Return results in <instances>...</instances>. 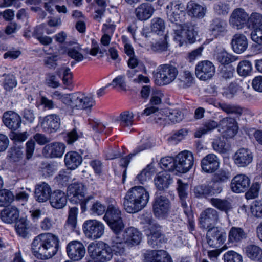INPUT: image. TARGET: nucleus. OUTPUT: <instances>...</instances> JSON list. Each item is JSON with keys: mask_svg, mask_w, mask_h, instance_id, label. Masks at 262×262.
Segmentation results:
<instances>
[{"mask_svg": "<svg viewBox=\"0 0 262 262\" xmlns=\"http://www.w3.org/2000/svg\"><path fill=\"white\" fill-rule=\"evenodd\" d=\"M59 249V239L50 233H41L35 237L31 245L32 254L37 259L46 260L52 258Z\"/></svg>", "mask_w": 262, "mask_h": 262, "instance_id": "1", "label": "nucleus"}, {"mask_svg": "<svg viewBox=\"0 0 262 262\" xmlns=\"http://www.w3.org/2000/svg\"><path fill=\"white\" fill-rule=\"evenodd\" d=\"M149 199V193L144 187L141 186L133 187L127 191L124 198V208L129 213L137 212L146 206Z\"/></svg>", "mask_w": 262, "mask_h": 262, "instance_id": "2", "label": "nucleus"}, {"mask_svg": "<svg viewBox=\"0 0 262 262\" xmlns=\"http://www.w3.org/2000/svg\"><path fill=\"white\" fill-rule=\"evenodd\" d=\"M86 191V186L80 182L73 183L67 188V194L70 197V202L73 204H79L82 212L86 210V204L93 199L92 195L85 196Z\"/></svg>", "mask_w": 262, "mask_h": 262, "instance_id": "3", "label": "nucleus"}, {"mask_svg": "<svg viewBox=\"0 0 262 262\" xmlns=\"http://www.w3.org/2000/svg\"><path fill=\"white\" fill-rule=\"evenodd\" d=\"M103 220L114 234L121 233L125 227L121 211L116 204L108 205Z\"/></svg>", "mask_w": 262, "mask_h": 262, "instance_id": "4", "label": "nucleus"}, {"mask_svg": "<svg viewBox=\"0 0 262 262\" xmlns=\"http://www.w3.org/2000/svg\"><path fill=\"white\" fill-rule=\"evenodd\" d=\"M88 251L92 258L97 259L101 262L109 261L113 257L110 246L103 242L91 243L88 247Z\"/></svg>", "mask_w": 262, "mask_h": 262, "instance_id": "5", "label": "nucleus"}, {"mask_svg": "<svg viewBox=\"0 0 262 262\" xmlns=\"http://www.w3.org/2000/svg\"><path fill=\"white\" fill-rule=\"evenodd\" d=\"M170 200L166 196L156 192L152 203V210L155 216L158 219H165L170 214Z\"/></svg>", "mask_w": 262, "mask_h": 262, "instance_id": "6", "label": "nucleus"}, {"mask_svg": "<svg viewBox=\"0 0 262 262\" xmlns=\"http://www.w3.org/2000/svg\"><path fill=\"white\" fill-rule=\"evenodd\" d=\"M105 226L97 220H88L82 225V229L85 236L92 240L100 238L104 233Z\"/></svg>", "mask_w": 262, "mask_h": 262, "instance_id": "7", "label": "nucleus"}, {"mask_svg": "<svg viewBox=\"0 0 262 262\" xmlns=\"http://www.w3.org/2000/svg\"><path fill=\"white\" fill-rule=\"evenodd\" d=\"M178 74L177 68L170 64L160 65L157 69V80L160 84L166 85L173 82Z\"/></svg>", "mask_w": 262, "mask_h": 262, "instance_id": "8", "label": "nucleus"}, {"mask_svg": "<svg viewBox=\"0 0 262 262\" xmlns=\"http://www.w3.org/2000/svg\"><path fill=\"white\" fill-rule=\"evenodd\" d=\"M176 171L181 173L188 172L194 165V157L192 153L184 150L176 156Z\"/></svg>", "mask_w": 262, "mask_h": 262, "instance_id": "9", "label": "nucleus"}, {"mask_svg": "<svg viewBox=\"0 0 262 262\" xmlns=\"http://www.w3.org/2000/svg\"><path fill=\"white\" fill-rule=\"evenodd\" d=\"M207 230L206 239L209 246L217 247L224 243L226 239V233L222 227L212 226Z\"/></svg>", "mask_w": 262, "mask_h": 262, "instance_id": "10", "label": "nucleus"}, {"mask_svg": "<svg viewBox=\"0 0 262 262\" xmlns=\"http://www.w3.org/2000/svg\"><path fill=\"white\" fill-rule=\"evenodd\" d=\"M167 14L169 20L176 25H180L184 16V7L180 1L170 2L166 7Z\"/></svg>", "mask_w": 262, "mask_h": 262, "instance_id": "11", "label": "nucleus"}, {"mask_svg": "<svg viewBox=\"0 0 262 262\" xmlns=\"http://www.w3.org/2000/svg\"><path fill=\"white\" fill-rule=\"evenodd\" d=\"M220 221L219 213L214 208H207L201 212L199 217L200 227L207 229L214 226Z\"/></svg>", "mask_w": 262, "mask_h": 262, "instance_id": "12", "label": "nucleus"}, {"mask_svg": "<svg viewBox=\"0 0 262 262\" xmlns=\"http://www.w3.org/2000/svg\"><path fill=\"white\" fill-rule=\"evenodd\" d=\"M179 29L174 30V40L179 46L183 45L187 40L189 43H193L196 40L197 33L193 28H187L186 29L182 26L181 23L178 25Z\"/></svg>", "mask_w": 262, "mask_h": 262, "instance_id": "13", "label": "nucleus"}, {"mask_svg": "<svg viewBox=\"0 0 262 262\" xmlns=\"http://www.w3.org/2000/svg\"><path fill=\"white\" fill-rule=\"evenodd\" d=\"M68 257L73 261H78L85 256V248L82 242L74 240L70 242L66 247Z\"/></svg>", "mask_w": 262, "mask_h": 262, "instance_id": "14", "label": "nucleus"}, {"mask_svg": "<svg viewBox=\"0 0 262 262\" xmlns=\"http://www.w3.org/2000/svg\"><path fill=\"white\" fill-rule=\"evenodd\" d=\"M195 75L200 80L206 81L210 79L214 75L215 68L210 61L199 62L195 66Z\"/></svg>", "mask_w": 262, "mask_h": 262, "instance_id": "15", "label": "nucleus"}, {"mask_svg": "<svg viewBox=\"0 0 262 262\" xmlns=\"http://www.w3.org/2000/svg\"><path fill=\"white\" fill-rule=\"evenodd\" d=\"M250 184L251 180L249 177L245 174H238L231 180L230 189L234 193H241L247 191Z\"/></svg>", "mask_w": 262, "mask_h": 262, "instance_id": "16", "label": "nucleus"}, {"mask_svg": "<svg viewBox=\"0 0 262 262\" xmlns=\"http://www.w3.org/2000/svg\"><path fill=\"white\" fill-rule=\"evenodd\" d=\"M142 115H145L146 116L151 115L149 119L151 121L159 125L164 126L169 124L166 110L164 111L159 112L157 107L151 106L145 108Z\"/></svg>", "mask_w": 262, "mask_h": 262, "instance_id": "17", "label": "nucleus"}, {"mask_svg": "<svg viewBox=\"0 0 262 262\" xmlns=\"http://www.w3.org/2000/svg\"><path fill=\"white\" fill-rule=\"evenodd\" d=\"M39 122L44 132L52 133L56 132L60 127V119L57 115L51 114L40 118Z\"/></svg>", "mask_w": 262, "mask_h": 262, "instance_id": "18", "label": "nucleus"}, {"mask_svg": "<svg viewBox=\"0 0 262 262\" xmlns=\"http://www.w3.org/2000/svg\"><path fill=\"white\" fill-rule=\"evenodd\" d=\"M65 145L60 142H53L46 145L42 149V155L47 158H60L64 152Z\"/></svg>", "mask_w": 262, "mask_h": 262, "instance_id": "19", "label": "nucleus"}, {"mask_svg": "<svg viewBox=\"0 0 262 262\" xmlns=\"http://www.w3.org/2000/svg\"><path fill=\"white\" fill-rule=\"evenodd\" d=\"M248 19V14L241 8L235 9L232 12L230 19V24L235 28L239 29L244 27Z\"/></svg>", "mask_w": 262, "mask_h": 262, "instance_id": "20", "label": "nucleus"}, {"mask_svg": "<svg viewBox=\"0 0 262 262\" xmlns=\"http://www.w3.org/2000/svg\"><path fill=\"white\" fill-rule=\"evenodd\" d=\"M219 159L214 154L207 155L201 161L202 170L207 173H213L219 168Z\"/></svg>", "mask_w": 262, "mask_h": 262, "instance_id": "21", "label": "nucleus"}, {"mask_svg": "<svg viewBox=\"0 0 262 262\" xmlns=\"http://www.w3.org/2000/svg\"><path fill=\"white\" fill-rule=\"evenodd\" d=\"M2 120L5 126L13 131L16 130L21 126V117L13 111L5 112L3 115Z\"/></svg>", "mask_w": 262, "mask_h": 262, "instance_id": "22", "label": "nucleus"}, {"mask_svg": "<svg viewBox=\"0 0 262 262\" xmlns=\"http://www.w3.org/2000/svg\"><path fill=\"white\" fill-rule=\"evenodd\" d=\"M234 163L240 167H246L250 164L253 160L252 152L248 149L242 148L233 155Z\"/></svg>", "mask_w": 262, "mask_h": 262, "instance_id": "23", "label": "nucleus"}, {"mask_svg": "<svg viewBox=\"0 0 262 262\" xmlns=\"http://www.w3.org/2000/svg\"><path fill=\"white\" fill-rule=\"evenodd\" d=\"M142 233L136 228L130 227L123 232L121 237L128 246H135L140 244L142 239Z\"/></svg>", "mask_w": 262, "mask_h": 262, "instance_id": "24", "label": "nucleus"}, {"mask_svg": "<svg viewBox=\"0 0 262 262\" xmlns=\"http://www.w3.org/2000/svg\"><path fill=\"white\" fill-rule=\"evenodd\" d=\"M52 192L50 186L46 182H41L35 186L34 197L39 203H44L49 200Z\"/></svg>", "mask_w": 262, "mask_h": 262, "instance_id": "25", "label": "nucleus"}, {"mask_svg": "<svg viewBox=\"0 0 262 262\" xmlns=\"http://www.w3.org/2000/svg\"><path fill=\"white\" fill-rule=\"evenodd\" d=\"M19 211L15 206H11L3 209L0 213L2 221L7 224L16 223L19 218Z\"/></svg>", "mask_w": 262, "mask_h": 262, "instance_id": "26", "label": "nucleus"}, {"mask_svg": "<svg viewBox=\"0 0 262 262\" xmlns=\"http://www.w3.org/2000/svg\"><path fill=\"white\" fill-rule=\"evenodd\" d=\"M247 237V233L240 227H232L228 233V244L237 245Z\"/></svg>", "mask_w": 262, "mask_h": 262, "instance_id": "27", "label": "nucleus"}, {"mask_svg": "<svg viewBox=\"0 0 262 262\" xmlns=\"http://www.w3.org/2000/svg\"><path fill=\"white\" fill-rule=\"evenodd\" d=\"M227 24L225 20L220 18H215L212 20L209 26V31L215 37L224 36L227 32Z\"/></svg>", "mask_w": 262, "mask_h": 262, "instance_id": "28", "label": "nucleus"}, {"mask_svg": "<svg viewBox=\"0 0 262 262\" xmlns=\"http://www.w3.org/2000/svg\"><path fill=\"white\" fill-rule=\"evenodd\" d=\"M49 201L52 207L58 209H62L66 205L67 196L63 191L55 190L52 192Z\"/></svg>", "mask_w": 262, "mask_h": 262, "instance_id": "29", "label": "nucleus"}, {"mask_svg": "<svg viewBox=\"0 0 262 262\" xmlns=\"http://www.w3.org/2000/svg\"><path fill=\"white\" fill-rule=\"evenodd\" d=\"M173 180L170 174L167 172H159L154 179L156 188L160 191L167 189L172 183Z\"/></svg>", "mask_w": 262, "mask_h": 262, "instance_id": "30", "label": "nucleus"}, {"mask_svg": "<svg viewBox=\"0 0 262 262\" xmlns=\"http://www.w3.org/2000/svg\"><path fill=\"white\" fill-rule=\"evenodd\" d=\"M154 9L148 3H143L135 9L136 17L140 20H146L152 15Z\"/></svg>", "mask_w": 262, "mask_h": 262, "instance_id": "31", "label": "nucleus"}, {"mask_svg": "<svg viewBox=\"0 0 262 262\" xmlns=\"http://www.w3.org/2000/svg\"><path fill=\"white\" fill-rule=\"evenodd\" d=\"M231 43L234 52L238 54L244 52L248 47V40L246 36L242 34H235L233 36Z\"/></svg>", "mask_w": 262, "mask_h": 262, "instance_id": "32", "label": "nucleus"}, {"mask_svg": "<svg viewBox=\"0 0 262 262\" xmlns=\"http://www.w3.org/2000/svg\"><path fill=\"white\" fill-rule=\"evenodd\" d=\"M64 161L69 169L74 170L81 164L82 158L77 152L70 151L66 154Z\"/></svg>", "mask_w": 262, "mask_h": 262, "instance_id": "33", "label": "nucleus"}, {"mask_svg": "<svg viewBox=\"0 0 262 262\" xmlns=\"http://www.w3.org/2000/svg\"><path fill=\"white\" fill-rule=\"evenodd\" d=\"M187 14L189 16L196 18H202L204 17L206 8L193 1H190L187 6Z\"/></svg>", "mask_w": 262, "mask_h": 262, "instance_id": "34", "label": "nucleus"}, {"mask_svg": "<svg viewBox=\"0 0 262 262\" xmlns=\"http://www.w3.org/2000/svg\"><path fill=\"white\" fill-rule=\"evenodd\" d=\"M148 244L153 248L161 247V244L164 242V235L162 234L161 229L148 231Z\"/></svg>", "mask_w": 262, "mask_h": 262, "instance_id": "35", "label": "nucleus"}, {"mask_svg": "<svg viewBox=\"0 0 262 262\" xmlns=\"http://www.w3.org/2000/svg\"><path fill=\"white\" fill-rule=\"evenodd\" d=\"M125 243L120 236V233L115 234L112 238L110 246L112 252L116 255L123 254L125 250Z\"/></svg>", "mask_w": 262, "mask_h": 262, "instance_id": "36", "label": "nucleus"}, {"mask_svg": "<svg viewBox=\"0 0 262 262\" xmlns=\"http://www.w3.org/2000/svg\"><path fill=\"white\" fill-rule=\"evenodd\" d=\"M214 59L222 65L229 64L237 60V57L228 53L223 49L217 51L214 55Z\"/></svg>", "mask_w": 262, "mask_h": 262, "instance_id": "37", "label": "nucleus"}, {"mask_svg": "<svg viewBox=\"0 0 262 262\" xmlns=\"http://www.w3.org/2000/svg\"><path fill=\"white\" fill-rule=\"evenodd\" d=\"M212 146L214 150L220 154L227 153L231 148L227 139L223 137L214 139L212 142Z\"/></svg>", "mask_w": 262, "mask_h": 262, "instance_id": "38", "label": "nucleus"}, {"mask_svg": "<svg viewBox=\"0 0 262 262\" xmlns=\"http://www.w3.org/2000/svg\"><path fill=\"white\" fill-rule=\"evenodd\" d=\"M219 125L214 120H207L203 122V126L195 132L194 136L196 138H201L203 135L217 128Z\"/></svg>", "mask_w": 262, "mask_h": 262, "instance_id": "39", "label": "nucleus"}, {"mask_svg": "<svg viewBox=\"0 0 262 262\" xmlns=\"http://www.w3.org/2000/svg\"><path fill=\"white\" fill-rule=\"evenodd\" d=\"M29 221L25 217H20L15 224V230L17 234L20 237L25 238L29 235Z\"/></svg>", "mask_w": 262, "mask_h": 262, "instance_id": "40", "label": "nucleus"}, {"mask_svg": "<svg viewBox=\"0 0 262 262\" xmlns=\"http://www.w3.org/2000/svg\"><path fill=\"white\" fill-rule=\"evenodd\" d=\"M245 252L250 259L258 261L262 258V249L255 245H249L245 248Z\"/></svg>", "mask_w": 262, "mask_h": 262, "instance_id": "41", "label": "nucleus"}, {"mask_svg": "<svg viewBox=\"0 0 262 262\" xmlns=\"http://www.w3.org/2000/svg\"><path fill=\"white\" fill-rule=\"evenodd\" d=\"M210 203L214 207L226 213L232 208L231 203L226 199L211 198Z\"/></svg>", "mask_w": 262, "mask_h": 262, "instance_id": "42", "label": "nucleus"}, {"mask_svg": "<svg viewBox=\"0 0 262 262\" xmlns=\"http://www.w3.org/2000/svg\"><path fill=\"white\" fill-rule=\"evenodd\" d=\"M141 223L146 225L148 231L155 230V229H162V226L158 224L154 220L151 213L146 212L143 213L140 217Z\"/></svg>", "mask_w": 262, "mask_h": 262, "instance_id": "43", "label": "nucleus"}, {"mask_svg": "<svg viewBox=\"0 0 262 262\" xmlns=\"http://www.w3.org/2000/svg\"><path fill=\"white\" fill-rule=\"evenodd\" d=\"M219 105V107L227 114H233L237 116H241L244 111V108L238 105L222 103Z\"/></svg>", "mask_w": 262, "mask_h": 262, "instance_id": "44", "label": "nucleus"}, {"mask_svg": "<svg viewBox=\"0 0 262 262\" xmlns=\"http://www.w3.org/2000/svg\"><path fill=\"white\" fill-rule=\"evenodd\" d=\"M249 28H259L262 26V14L257 12H253L249 16L247 21Z\"/></svg>", "mask_w": 262, "mask_h": 262, "instance_id": "45", "label": "nucleus"}, {"mask_svg": "<svg viewBox=\"0 0 262 262\" xmlns=\"http://www.w3.org/2000/svg\"><path fill=\"white\" fill-rule=\"evenodd\" d=\"M231 177V173L228 170L221 169L217 171L212 176V181L214 183H223L227 182Z\"/></svg>", "mask_w": 262, "mask_h": 262, "instance_id": "46", "label": "nucleus"}, {"mask_svg": "<svg viewBox=\"0 0 262 262\" xmlns=\"http://www.w3.org/2000/svg\"><path fill=\"white\" fill-rule=\"evenodd\" d=\"M14 200L13 193L7 189H0V206H9Z\"/></svg>", "mask_w": 262, "mask_h": 262, "instance_id": "47", "label": "nucleus"}, {"mask_svg": "<svg viewBox=\"0 0 262 262\" xmlns=\"http://www.w3.org/2000/svg\"><path fill=\"white\" fill-rule=\"evenodd\" d=\"M78 210L76 207H71L69 210L68 218L65 226L71 230H73L76 227Z\"/></svg>", "mask_w": 262, "mask_h": 262, "instance_id": "48", "label": "nucleus"}, {"mask_svg": "<svg viewBox=\"0 0 262 262\" xmlns=\"http://www.w3.org/2000/svg\"><path fill=\"white\" fill-rule=\"evenodd\" d=\"M98 7H95V15L94 16V19L100 21L102 16L104 15V12L107 6L106 0H95Z\"/></svg>", "mask_w": 262, "mask_h": 262, "instance_id": "49", "label": "nucleus"}, {"mask_svg": "<svg viewBox=\"0 0 262 262\" xmlns=\"http://www.w3.org/2000/svg\"><path fill=\"white\" fill-rule=\"evenodd\" d=\"M176 157H165L162 158L160 161L161 167L165 170L169 171H176Z\"/></svg>", "mask_w": 262, "mask_h": 262, "instance_id": "50", "label": "nucleus"}, {"mask_svg": "<svg viewBox=\"0 0 262 262\" xmlns=\"http://www.w3.org/2000/svg\"><path fill=\"white\" fill-rule=\"evenodd\" d=\"M252 69V64L249 61L243 60L239 62L237 72L240 76H247L251 73Z\"/></svg>", "mask_w": 262, "mask_h": 262, "instance_id": "51", "label": "nucleus"}, {"mask_svg": "<svg viewBox=\"0 0 262 262\" xmlns=\"http://www.w3.org/2000/svg\"><path fill=\"white\" fill-rule=\"evenodd\" d=\"M261 184L259 182H253L251 187L246 191L245 196L246 199L250 200L256 198L259 195Z\"/></svg>", "mask_w": 262, "mask_h": 262, "instance_id": "52", "label": "nucleus"}, {"mask_svg": "<svg viewBox=\"0 0 262 262\" xmlns=\"http://www.w3.org/2000/svg\"><path fill=\"white\" fill-rule=\"evenodd\" d=\"M146 148L147 146L145 145H142L138 146L134 150L132 153H130L128 156L124 158H122L120 159V165L122 167L126 168L128 166L130 161V160L133 158V157H134V156L136 155L140 152L144 150Z\"/></svg>", "mask_w": 262, "mask_h": 262, "instance_id": "53", "label": "nucleus"}, {"mask_svg": "<svg viewBox=\"0 0 262 262\" xmlns=\"http://www.w3.org/2000/svg\"><path fill=\"white\" fill-rule=\"evenodd\" d=\"M165 28V22L161 18L155 17L151 21V29L152 32L159 34L164 31Z\"/></svg>", "mask_w": 262, "mask_h": 262, "instance_id": "54", "label": "nucleus"}, {"mask_svg": "<svg viewBox=\"0 0 262 262\" xmlns=\"http://www.w3.org/2000/svg\"><path fill=\"white\" fill-rule=\"evenodd\" d=\"M120 125L123 127H128L133 125L134 122V115L132 112L125 111L119 116Z\"/></svg>", "mask_w": 262, "mask_h": 262, "instance_id": "55", "label": "nucleus"}, {"mask_svg": "<svg viewBox=\"0 0 262 262\" xmlns=\"http://www.w3.org/2000/svg\"><path fill=\"white\" fill-rule=\"evenodd\" d=\"M168 116L169 123L170 122L175 123L182 121L184 117L183 113L180 110H166Z\"/></svg>", "mask_w": 262, "mask_h": 262, "instance_id": "56", "label": "nucleus"}, {"mask_svg": "<svg viewBox=\"0 0 262 262\" xmlns=\"http://www.w3.org/2000/svg\"><path fill=\"white\" fill-rule=\"evenodd\" d=\"M152 172V167L148 165L136 176V180L139 183L144 184L145 182L150 179Z\"/></svg>", "mask_w": 262, "mask_h": 262, "instance_id": "57", "label": "nucleus"}, {"mask_svg": "<svg viewBox=\"0 0 262 262\" xmlns=\"http://www.w3.org/2000/svg\"><path fill=\"white\" fill-rule=\"evenodd\" d=\"M224 262H243V256L239 253L230 250L223 255Z\"/></svg>", "mask_w": 262, "mask_h": 262, "instance_id": "58", "label": "nucleus"}, {"mask_svg": "<svg viewBox=\"0 0 262 262\" xmlns=\"http://www.w3.org/2000/svg\"><path fill=\"white\" fill-rule=\"evenodd\" d=\"M179 79L183 83L184 88L190 86L194 81V78L192 74L188 70H185L180 75Z\"/></svg>", "mask_w": 262, "mask_h": 262, "instance_id": "59", "label": "nucleus"}, {"mask_svg": "<svg viewBox=\"0 0 262 262\" xmlns=\"http://www.w3.org/2000/svg\"><path fill=\"white\" fill-rule=\"evenodd\" d=\"M80 49V47L78 45L69 48L67 50V54L76 62H80L83 60L84 57L83 55L79 52Z\"/></svg>", "mask_w": 262, "mask_h": 262, "instance_id": "60", "label": "nucleus"}, {"mask_svg": "<svg viewBox=\"0 0 262 262\" xmlns=\"http://www.w3.org/2000/svg\"><path fill=\"white\" fill-rule=\"evenodd\" d=\"M82 137V132L77 128H74L67 134V137H66V140L68 144H72Z\"/></svg>", "mask_w": 262, "mask_h": 262, "instance_id": "61", "label": "nucleus"}, {"mask_svg": "<svg viewBox=\"0 0 262 262\" xmlns=\"http://www.w3.org/2000/svg\"><path fill=\"white\" fill-rule=\"evenodd\" d=\"M107 208L100 202L97 201L94 202L90 207V211L92 214L101 215L105 213Z\"/></svg>", "mask_w": 262, "mask_h": 262, "instance_id": "62", "label": "nucleus"}, {"mask_svg": "<svg viewBox=\"0 0 262 262\" xmlns=\"http://www.w3.org/2000/svg\"><path fill=\"white\" fill-rule=\"evenodd\" d=\"M144 255V262H158L161 258V255H160L159 250L147 251Z\"/></svg>", "mask_w": 262, "mask_h": 262, "instance_id": "63", "label": "nucleus"}, {"mask_svg": "<svg viewBox=\"0 0 262 262\" xmlns=\"http://www.w3.org/2000/svg\"><path fill=\"white\" fill-rule=\"evenodd\" d=\"M253 29L250 34L251 38L260 47L258 50L262 51V28H259Z\"/></svg>", "mask_w": 262, "mask_h": 262, "instance_id": "64", "label": "nucleus"}]
</instances>
